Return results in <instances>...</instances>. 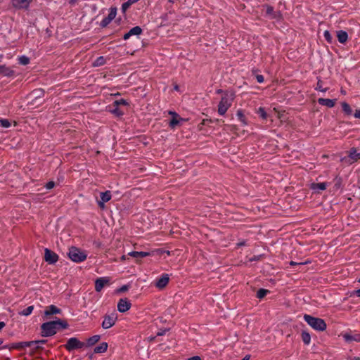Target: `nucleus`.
I'll list each match as a JSON object with an SVG mask.
<instances>
[{
    "instance_id": "f257e3e1",
    "label": "nucleus",
    "mask_w": 360,
    "mask_h": 360,
    "mask_svg": "<svg viewBox=\"0 0 360 360\" xmlns=\"http://www.w3.org/2000/svg\"><path fill=\"white\" fill-rule=\"evenodd\" d=\"M67 326V323L60 319L44 323L41 326V336L50 337L54 335L60 328H66Z\"/></svg>"
},
{
    "instance_id": "f03ea898",
    "label": "nucleus",
    "mask_w": 360,
    "mask_h": 360,
    "mask_svg": "<svg viewBox=\"0 0 360 360\" xmlns=\"http://www.w3.org/2000/svg\"><path fill=\"white\" fill-rule=\"evenodd\" d=\"M304 320L314 330L323 331L326 329V323L323 319L314 317L309 314L304 315Z\"/></svg>"
},
{
    "instance_id": "7ed1b4c3",
    "label": "nucleus",
    "mask_w": 360,
    "mask_h": 360,
    "mask_svg": "<svg viewBox=\"0 0 360 360\" xmlns=\"http://www.w3.org/2000/svg\"><path fill=\"white\" fill-rule=\"evenodd\" d=\"M234 96L233 94L226 93L221 98L218 105V113L224 115L231 106Z\"/></svg>"
},
{
    "instance_id": "20e7f679",
    "label": "nucleus",
    "mask_w": 360,
    "mask_h": 360,
    "mask_svg": "<svg viewBox=\"0 0 360 360\" xmlns=\"http://www.w3.org/2000/svg\"><path fill=\"white\" fill-rule=\"evenodd\" d=\"M68 257L75 262H82L86 259L87 255L84 251L76 247H71L69 249Z\"/></svg>"
},
{
    "instance_id": "39448f33",
    "label": "nucleus",
    "mask_w": 360,
    "mask_h": 360,
    "mask_svg": "<svg viewBox=\"0 0 360 360\" xmlns=\"http://www.w3.org/2000/svg\"><path fill=\"white\" fill-rule=\"evenodd\" d=\"M84 345L85 344L79 341L77 338H70L68 340L67 343L65 345V347L68 351L71 352L74 349H81L84 347Z\"/></svg>"
},
{
    "instance_id": "423d86ee",
    "label": "nucleus",
    "mask_w": 360,
    "mask_h": 360,
    "mask_svg": "<svg viewBox=\"0 0 360 360\" xmlns=\"http://www.w3.org/2000/svg\"><path fill=\"white\" fill-rule=\"evenodd\" d=\"M117 316L115 314L105 315L102 322V327L108 329L115 324Z\"/></svg>"
},
{
    "instance_id": "0eeeda50",
    "label": "nucleus",
    "mask_w": 360,
    "mask_h": 360,
    "mask_svg": "<svg viewBox=\"0 0 360 360\" xmlns=\"http://www.w3.org/2000/svg\"><path fill=\"white\" fill-rule=\"evenodd\" d=\"M33 0H11L13 8L16 9L27 10L30 7Z\"/></svg>"
},
{
    "instance_id": "6e6552de",
    "label": "nucleus",
    "mask_w": 360,
    "mask_h": 360,
    "mask_svg": "<svg viewBox=\"0 0 360 360\" xmlns=\"http://www.w3.org/2000/svg\"><path fill=\"white\" fill-rule=\"evenodd\" d=\"M110 278L109 277H100L95 281V290L101 292L102 289L110 284Z\"/></svg>"
},
{
    "instance_id": "1a4fd4ad",
    "label": "nucleus",
    "mask_w": 360,
    "mask_h": 360,
    "mask_svg": "<svg viewBox=\"0 0 360 360\" xmlns=\"http://www.w3.org/2000/svg\"><path fill=\"white\" fill-rule=\"evenodd\" d=\"M116 15H117V8H110L108 15L102 20V21L100 23V25L102 27H105L116 17Z\"/></svg>"
},
{
    "instance_id": "9d476101",
    "label": "nucleus",
    "mask_w": 360,
    "mask_h": 360,
    "mask_svg": "<svg viewBox=\"0 0 360 360\" xmlns=\"http://www.w3.org/2000/svg\"><path fill=\"white\" fill-rule=\"evenodd\" d=\"M44 259L49 264H53L58 261V256L53 251L46 248L44 250Z\"/></svg>"
},
{
    "instance_id": "9b49d317",
    "label": "nucleus",
    "mask_w": 360,
    "mask_h": 360,
    "mask_svg": "<svg viewBox=\"0 0 360 360\" xmlns=\"http://www.w3.org/2000/svg\"><path fill=\"white\" fill-rule=\"evenodd\" d=\"M169 281V275L164 274L160 278L156 279L155 285L159 289H163L168 284Z\"/></svg>"
},
{
    "instance_id": "f8f14e48",
    "label": "nucleus",
    "mask_w": 360,
    "mask_h": 360,
    "mask_svg": "<svg viewBox=\"0 0 360 360\" xmlns=\"http://www.w3.org/2000/svg\"><path fill=\"white\" fill-rule=\"evenodd\" d=\"M131 307V303L127 299H120L117 303V310L120 312L124 313L128 311Z\"/></svg>"
},
{
    "instance_id": "ddd939ff",
    "label": "nucleus",
    "mask_w": 360,
    "mask_h": 360,
    "mask_svg": "<svg viewBox=\"0 0 360 360\" xmlns=\"http://www.w3.org/2000/svg\"><path fill=\"white\" fill-rule=\"evenodd\" d=\"M342 337H343L344 340L348 342H350L352 341L360 342V333H354L353 334L344 333V334H342Z\"/></svg>"
},
{
    "instance_id": "4468645a",
    "label": "nucleus",
    "mask_w": 360,
    "mask_h": 360,
    "mask_svg": "<svg viewBox=\"0 0 360 360\" xmlns=\"http://www.w3.org/2000/svg\"><path fill=\"white\" fill-rule=\"evenodd\" d=\"M142 32V29L139 26H136L132 27L128 32H127L124 36L123 39L124 40H127L129 39L131 36L133 35H140Z\"/></svg>"
},
{
    "instance_id": "2eb2a0df",
    "label": "nucleus",
    "mask_w": 360,
    "mask_h": 360,
    "mask_svg": "<svg viewBox=\"0 0 360 360\" xmlns=\"http://www.w3.org/2000/svg\"><path fill=\"white\" fill-rule=\"evenodd\" d=\"M60 312L61 310L59 308L55 305H50L45 309L44 316L48 318V316L50 315L60 314Z\"/></svg>"
},
{
    "instance_id": "dca6fc26",
    "label": "nucleus",
    "mask_w": 360,
    "mask_h": 360,
    "mask_svg": "<svg viewBox=\"0 0 360 360\" xmlns=\"http://www.w3.org/2000/svg\"><path fill=\"white\" fill-rule=\"evenodd\" d=\"M46 342V340H39L35 341H30L25 342V345L27 347H31L34 349H39L41 347V345H44Z\"/></svg>"
},
{
    "instance_id": "f3484780",
    "label": "nucleus",
    "mask_w": 360,
    "mask_h": 360,
    "mask_svg": "<svg viewBox=\"0 0 360 360\" xmlns=\"http://www.w3.org/2000/svg\"><path fill=\"white\" fill-rule=\"evenodd\" d=\"M318 103L321 105H325L328 108H333L335 104V101L329 98H319Z\"/></svg>"
},
{
    "instance_id": "a211bd4d",
    "label": "nucleus",
    "mask_w": 360,
    "mask_h": 360,
    "mask_svg": "<svg viewBox=\"0 0 360 360\" xmlns=\"http://www.w3.org/2000/svg\"><path fill=\"white\" fill-rule=\"evenodd\" d=\"M0 75L6 77H11L14 75V72L10 68L4 65H0Z\"/></svg>"
},
{
    "instance_id": "6ab92c4d",
    "label": "nucleus",
    "mask_w": 360,
    "mask_h": 360,
    "mask_svg": "<svg viewBox=\"0 0 360 360\" xmlns=\"http://www.w3.org/2000/svg\"><path fill=\"white\" fill-rule=\"evenodd\" d=\"M338 40L341 44H345L348 39V34L344 30H339L337 32Z\"/></svg>"
},
{
    "instance_id": "aec40b11",
    "label": "nucleus",
    "mask_w": 360,
    "mask_h": 360,
    "mask_svg": "<svg viewBox=\"0 0 360 360\" xmlns=\"http://www.w3.org/2000/svg\"><path fill=\"white\" fill-rule=\"evenodd\" d=\"M327 184L326 182L313 183L311 184L310 188L315 191H323L326 188Z\"/></svg>"
},
{
    "instance_id": "412c9836",
    "label": "nucleus",
    "mask_w": 360,
    "mask_h": 360,
    "mask_svg": "<svg viewBox=\"0 0 360 360\" xmlns=\"http://www.w3.org/2000/svg\"><path fill=\"white\" fill-rule=\"evenodd\" d=\"M169 114L172 115V119L169 122V127L174 128L179 123V117L177 113L174 112H169Z\"/></svg>"
},
{
    "instance_id": "4be33fe9",
    "label": "nucleus",
    "mask_w": 360,
    "mask_h": 360,
    "mask_svg": "<svg viewBox=\"0 0 360 360\" xmlns=\"http://www.w3.org/2000/svg\"><path fill=\"white\" fill-rule=\"evenodd\" d=\"M128 255L133 257L134 258H143L150 255V253L148 252H137L132 251L128 253Z\"/></svg>"
},
{
    "instance_id": "5701e85b",
    "label": "nucleus",
    "mask_w": 360,
    "mask_h": 360,
    "mask_svg": "<svg viewBox=\"0 0 360 360\" xmlns=\"http://www.w3.org/2000/svg\"><path fill=\"white\" fill-rule=\"evenodd\" d=\"M349 157L353 161H357L360 159V153L355 148H352L349 151Z\"/></svg>"
},
{
    "instance_id": "b1692460",
    "label": "nucleus",
    "mask_w": 360,
    "mask_h": 360,
    "mask_svg": "<svg viewBox=\"0 0 360 360\" xmlns=\"http://www.w3.org/2000/svg\"><path fill=\"white\" fill-rule=\"evenodd\" d=\"M107 349H108V343L102 342L99 345L96 346L94 348V352L98 353V354L103 353V352H106Z\"/></svg>"
},
{
    "instance_id": "393cba45",
    "label": "nucleus",
    "mask_w": 360,
    "mask_h": 360,
    "mask_svg": "<svg viewBox=\"0 0 360 360\" xmlns=\"http://www.w3.org/2000/svg\"><path fill=\"white\" fill-rule=\"evenodd\" d=\"M44 94V92L43 90H41V89H36V90H34L31 93V96L34 98V101H37V100H38L39 98H43Z\"/></svg>"
},
{
    "instance_id": "a878e982",
    "label": "nucleus",
    "mask_w": 360,
    "mask_h": 360,
    "mask_svg": "<svg viewBox=\"0 0 360 360\" xmlns=\"http://www.w3.org/2000/svg\"><path fill=\"white\" fill-rule=\"evenodd\" d=\"M100 197H101V200H100L101 201H103L104 202H107L109 200H110L112 195H111L110 191H107L105 192L101 193Z\"/></svg>"
},
{
    "instance_id": "bb28decb",
    "label": "nucleus",
    "mask_w": 360,
    "mask_h": 360,
    "mask_svg": "<svg viewBox=\"0 0 360 360\" xmlns=\"http://www.w3.org/2000/svg\"><path fill=\"white\" fill-rule=\"evenodd\" d=\"M100 338H101V336L98 335H95L89 338L87 340L86 345L90 347V346L95 345L96 342H98L99 341Z\"/></svg>"
},
{
    "instance_id": "cd10ccee",
    "label": "nucleus",
    "mask_w": 360,
    "mask_h": 360,
    "mask_svg": "<svg viewBox=\"0 0 360 360\" xmlns=\"http://www.w3.org/2000/svg\"><path fill=\"white\" fill-rule=\"evenodd\" d=\"M341 105H342V108L343 112L347 115H352V108L350 107V105L347 103L342 102L341 103Z\"/></svg>"
},
{
    "instance_id": "c85d7f7f",
    "label": "nucleus",
    "mask_w": 360,
    "mask_h": 360,
    "mask_svg": "<svg viewBox=\"0 0 360 360\" xmlns=\"http://www.w3.org/2000/svg\"><path fill=\"white\" fill-rule=\"evenodd\" d=\"M302 340L305 345H309L311 342V336H310L309 333L306 331H302Z\"/></svg>"
},
{
    "instance_id": "c756f323",
    "label": "nucleus",
    "mask_w": 360,
    "mask_h": 360,
    "mask_svg": "<svg viewBox=\"0 0 360 360\" xmlns=\"http://www.w3.org/2000/svg\"><path fill=\"white\" fill-rule=\"evenodd\" d=\"M33 309H34V306H29L27 307L26 309L20 311L18 314L21 316H29L30 314H31L33 311Z\"/></svg>"
},
{
    "instance_id": "7c9ffc66",
    "label": "nucleus",
    "mask_w": 360,
    "mask_h": 360,
    "mask_svg": "<svg viewBox=\"0 0 360 360\" xmlns=\"http://www.w3.org/2000/svg\"><path fill=\"white\" fill-rule=\"evenodd\" d=\"M236 115H237L238 120H240V122L243 125H246L247 124L245 117V115H244V114H243V111L241 110H238L237 111Z\"/></svg>"
},
{
    "instance_id": "2f4dec72",
    "label": "nucleus",
    "mask_w": 360,
    "mask_h": 360,
    "mask_svg": "<svg viewBox=\"0 0 360 360\" xmlns=\"http://www.w3.org/2000/svg\"><path fill=\"white\" fill-rule=\"evenodd\" d=\"M257 114L259 115V116L263 120H266L268 117L267 113L266 112L264 108L262 107H259L257 109Z\"/></svg>"
},
{
    "instance_id": "473e14b6",
    "label": "nucleus",
    "mask_w": 360,
    "mask_h": 360,
    "mask_svg": "<svg viewBox=\"0 0 360 360\" xmlns=\"http://www.w3.org/2000/svg\"><path fill=\"white\" fill-rule=\"evenodd\" d=\"M269 292V290H266V289H263V288H261L259 289L257 292V298L259 299H262L263 297H264L266 294Z\"/></svg>"
},
{
    "instance_id": "72a5a7b5",
    "label": "nucleus",
    "mask_w": 360,
    "mask_h": 360,
    "mask_svg": "<svg viewBox=\"0 0 360 360\" xmlns=\"http://www.w3.org/2000/svg\"><path fill=\"white\" fill-rule=\"evenodd\" d=\"M105 60L103 56H100L96 58V60L94 62V66H101L105 64Z\"/></svg>"
},
{
    "instance_id": "f704fd0d",
    "label": "nucleus",
    "mask_w": 360,
    "mask_h": 360,
    "mask_svg": "<svg viewBox=\"0 0 360 360\" xmlns=\"http://www.w3.org/2000/svg\"><path fill=\"white\" fill-rule=\"evenodd\" d=\"M19 63L21 65H27L30 63V59L25 56H22L18 58Z\"/></svg>"
},
{
    "instance_id": "c9c22d12",
    "label": "nucleus",
    "mask_w": 360,
    "mask_h": 360,
    "mask_svg": "<svg viewBox=\"0 0 360 360\" xmlns=\"http://www.w3.org/2000/svg\"><path fill=\"white\" fill-rule=\"evenodd\" d=\"M114 107H115V108H114L113 109H111V110H110V112H111L112 114H114V115H117V116H122V115H123L124 112H123L122 110H121L118 108V106H117H117H114Z\"/></svg>"
},
{
    "instance_id": "e433bc0d",
    "label": "nucleus",
    "mask_w": 360,
    "mask_h": 360,
    "mask_svg": "<svg viewBox=\"0 0 360 360\" xmlns=\"http://www.w3.org/2000/svg\"><path fill=\"white\" fill-rule=\"evenodd\" d=\"M0 124L4 128H8L11 127V122L6 119H0Z\"/></svg>"
},
{
    "instance_id": "4c0bfd02",
    "label": "nucleus",
    "mask_w": 360,
    "mask_h": 360,
    "mask_svg": "<svg viewBox=\"0 0 360 360\" xmlns=\"http://www.w3.org/2000/svg\"><path fill=\"white\" fill-rule=\"evenodd\" d=\"M323 36H324V38L328 42V43H332L333 41V37L330 33V32L328 30H326L324 31L323 32Z\"/></svg>"
},
{
    "instance_id": "58836bf2",
    "label": "nucleus",
    "mask_w": 360,
    "mask_h": 360,
    "mask_svg": "<svg viewBox=\"0 0 360 360\" xmlns=\"http://www.w3.org/2000/svg\"><path fill=\"white\" fill-rule=\"evenodd\" d=\"M127 102L124 99L117 100L113 102V106H119L120 105H127Z\"/></svg>"
},
{
    "instance_id": "ea45409f",
    "label": "nucleus",
    "mask_w": 360,
    "mask_h": 360,
    "mask_svg": "<svg viewBox=\"0 0 360 360\" xmlns=\"http://www.w3.org/2000/svg\"><path fill=\"white\" fill-rule=\"evenodd\" d=\"M132 4L128 0L127 2L124 3L122 6V9L124 12H125Z\"/></svg>"
},
{
    "instance_id": "a19ab883",
    "label": "nucleus",
    "mask_w": 360,
    "mask_h": 360,
    "mask_svg": "<svg viewBox=\"0 0 360 360\" xmlns=\"http://www.w3.org/2000/svg\"><path fill=\"white\" fill-rule=\"evenodd\" d=\"M55 186V183L53 181H49L45 187L46 189H51Z\"/></svg>"
},
{
    "instance_id": "79ce46f5",
    "label": "nucleus",
    "mask_w": 360,
    "mask_h": 360,
    "mask_svg": "<svg viewBox=\"0 0 360 360\" xmlns=\"http://www.w3.org/2000/svg\"><path fill=\"white\" fill-rule=\"evenodd\" d=\"M256 79H257V82H259V83H262L264 81V77L262 75H256Z\"/></svg>"
},
{
    "instance_id": "37998d69",
    "label": "nucleus",
    "mask_w": 360,
    "mask_h": 360,
    "mask_svg": "<svg viewBox=\"0 0 360 360\" xmlns=\"http://www.w3.org/2000/svg\"><path fill=\"white\" fill-rule=\"evenodd\" d=\"M316 89L319 90L321 91H323V92H326L327 91V89L322 88V86L321 85L320 82H319L317 84Z\"/></svg>"
},
{
    "instance_id": "c03bdc74",
    "label": "nucleus",
    "mask_w": 360,
    "mask_h": 360,
    "mask_svg": "<svg viewBox=\"0 0 360 360\" xmlns=\"http://www.w3.org/2000/svg\"><path fill=\"white\" fill-rule=\"evenodd\" d=\"M98 202V206H99V207H100V208H101V209H104V208H105V202H103V201H101V200H98V202Z\"/></svg>"
},
{
    "instance_id": "a18cd8bd",
    "label": "nucleus",
    "mask_w": 360,
    "mask_h": 360,
    "mask_svg": "<svg viewBox=\"0 0 360 360\" xmlns=\"http://www.w3.org/2000/svg\"><path fill=\"white\" fill-rule=\"evenodd\" d=\"M354 115L356 118L360 119V109L356 110Z\"/></svg>"
},
{
    "instance_id": "49530a36",
    "label": "nucleus",
    "mask_w": 360,
    "mask_h": 360,
    "mask_svg": "<svg viewBox=\"0 0 360 360\" xmlns=\"http://www.w3.org/2000/svg\"><path fill=\"white\" fill-rule=\"evenodd\" d=\"M128 288H128V286H127V285H123V286H122V287L120 288L119 292H124V291L127 290H128Z\"/></svg>"
},
{
    "instance_id": "de8ad7c7",
    "label": "nucleus",
    "mask_w": 360,
    "mask_h": 360,
    "mask_svg": "<svg viewBox=\"0 0 360 360\" xmlns=\"http://www.w3.org/2000/svg\"><path fill=\"white\" fill-rule=\"evenodd\" d=\"M290 264L291 266H295V265L304 264V263H297V262H293V261H291V262H290Z\"/></svg>"
},
{
    "instance_id": "09e8293b",
    "label": "nucleus",
    "mask_w": 360,
    "mask_h": 360,
    "mask_svg": "<svg viewBox=\"0 0 360 360\" xmlns=\"http://www.w3.org/2000/svg\"><path fill=\"white\" fill-rule=\"evenodd\" d=\"M250 355L247 354L244 356V358L242 360H250Z\"/></svg>"
},
{
    "instance_id": "8fccbe9b",
    "label": "nucleus",
    "mask_w": 360,
    "mask_h": 360,
    "mask_svg": "<svg viewBox=\"0 0 360 360\" xmlns=\"http://www.w3.org/2000/svg\"><path fill=\"white\" fill-rule=\"evenodd\" d=\"M5 323L3 321L0 322V330L5 326Z\"/></svg>"
},
{
    "instance_id": "3c124183",
    "label": "nucleus",
    "mask_w": 360,
    "mask_h": 360,
    "mask_svg": "<svg viewBox=\"0 0 360 360\" xmlns=\"http://www.w3.org/2000/svg\"><path fill=\"white\" fill-rule=\"evenodd\" d=\"M355 295L357 296V297H360V288L357 290L355 291Z\"/></svg>"
},
{
    "instance_id": "603ef678",
    "label": "nucleus",
    "mask_w": 360,
    "mask_h": 360,
    "mask_svg": "<svg viewBox=\"0 0 360 360\" xmlns=\"http://www.w3.org/2000/svg\"><path fill=\"white\" fill-rule=\"evenodd\" d=\"M271 11H273V8L271 7L267 8V13H270Z\"/></svg>"
},
{
    "instance_id": "864d4df0",
    "label": "nucleus",
    "mask_w": 360,
    "mask_h": 360,
    "mask_svg": "<svg viewBox=\"0 0 360 360\" xmlns=\"http://www.w3.org/2000/svg\"><path fill=\"white\" fill-rule=\"evenodd\" d=\"M132 4L136 3L137 1H139V0H129Z\"/></svg>"
},
{
    "instance_id": "5fc2aeb1",
    "label": "nucleus",
    "mask_w": 360,
    "mask_h": 360,
    "mask_svg": "<svg viewBox=\"0 0 360 360\" xmlns=\"http://www.w3.org/2000/svg\"><path fill=\"white\" fill-rule=\"evenodd\" d=\"M244 245H245V242L239 243L238 244V245H239V246Z\"/></svg>"
},
{
    "instance_id": "6e6d98bb",
    "label": "nucleus",
    "mask_w": 360,
    "mask_h": 360,
    "mask_svg": "<svg viewBox=\"0 0 360 360\" xmlns=\"http://www.w3.org/2000/svg\"><path fill=\"white\" fill-rule=\"evenodd\" d=\"M3 59V55H0V63L2 61Z\"/></svg>"
},
{
    "instance_id": "4d7b16f0",
    "label": "nucleus",
    "mask_w": 360,
    "mask_h": 360,
    "mask_svg": "<svg viewBox=\"0 0 360 360\" xmlns=\"http://www.w3.org/2000/svg\"><path fill=\"white\" fill-rule=\"evenodd\" d=\"M174 89H175V90H176V91H178V89H179L178 86H174Z\"/></svg>"
},
{
    "instance_id": "13d9d810",
    "label": "nucleus",
    "mask_w": 360,
    "mask_h": 360,
    "mask_svg": "<svg viewBox=\"0 0 360 360\" xmlns=\"http://www.w3.org/2000/svg\"><path fill=\"white\" fill-rule=\"evenodd\" d=\"M354 360H360L359 357H354Z\"/></svg>"
},
{
    "instance_id": "bf43d9fd",
    "label": "nucleus",
    "mask_w": 360,
    "mask_h": 360,
    "mask_svg": "<svg viewBox=\"0 0 360 360\" xmlns=\"http://www.w3.org/2000/svg\"><path fill=\"white\" fill-rule=\"evenodd\" d=\"M3 343V340L0 338V345Z\"/></svg>"
},
{
    "instance_id": "052dcab7",
    "label": "nucleus",
    "mask_w": 360,
    "mask_h": 360,
    "mask_svg": "<svg viewBox=\"0 0 360 360\" xmlns=\"http://www.w3.org/2000/svg\"><path fill=\"white\" fill-rule=\"evenodd\" d=\"M122 259H125V256H124H124H122Z\"/></svg>"
},
{
    "instance_id": "680f3d73",
    "label": "nucleus",
    "mask_w": 360,
    "mask_h": 360,
    "mask_svg": "<svg viewBox=\"0 0 360 360\" xmlns=\"http://www.w3.org/2000/svg\"><path fill=\"white\" fill-rule=\"evenodd\" d=\"M218 93H221V90H218L217 91Z\"/></svg>"
},
{
    "instance_id": "e2e57ef3",
    "label": "nucleus",
    "mask_w": 360,
    "mask_h": 360,
    "mask_svg": "<svg viewBox=\"0 0 360 360\" xmlns=\"http://www.w3.org/2000/svg\"><path fill=\"white\" fill-rule=\"evenodd\" d=\"M359 282L360 283V278L359 279Z\"/></svg>"
}]
</instances>
